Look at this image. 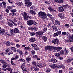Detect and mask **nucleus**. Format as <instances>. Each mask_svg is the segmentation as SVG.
<instances>
[{"label":"nucleus","instance_id":"obj_1","mask_svg":"<svg viewBox=\"0 0 73 73\" xmlns=\"http://www.w3.org/2000/svg\"><path fill=\"white\" fill-rule=\"evenodd\" d=\"M38 15L42 19H46L47 17L46 14L44 12L40 11L38 13Z\"/></svg>","mask_w":73,"mask_h":73},{"label":"nucleus","instance_id":"obj_2","mask_svg":"<svg viewBox=\"0 0 73 73\" xmlns=\"http://www.w3.org/2000/svg\"><path fill=\"white\" fill-rule=\"evenodd\" d=\"M25 5L27 7H30L32 5V3L30 2V0H25Z\"/></svg>","mask_w":73,"mask_h":73},{"label":"nucleus","instance_id":"obj_3","mask_svg":"<svg viewBox=\"0 0 73 73\" xmlns=\"http://www.w3.org/2000/svg\"><path fill=\"white\" fill-rule=\"evenodd\" d=\"M44 33V32L41 31H38L37 32H36V36L38 37H41L42 36Z\"/></svg>","mask_w":73,"mask_h":73},{"label":"nucleus","instance_id":"obj_4","mask_svg":"<svg viewBox=\"0 0 73 73\" xmlns=\"http://www.w3.org/2000/svg\"><path fill=\"white\" fill-rule=\"evenodd\" d=\"M0 34L2 35H5V36H7V35L8 34V33L5 32V30L4 29L0 30Z\"/></svg>","mask_w":73,"mask_h":73},{"label":"nucleus","instance_id":"obj_5","mask_svg":"<svg viewBox=\"0 0 73 73\" xmlns=\"http://www.w3.org/2000/svg\"><path fill=\"white\" fill-rule=\"evenodd\" d=\"M59 40L58 38L54 39L52 41V43L53 44H57L58 45L60 44L59 42Z\"/></svg>","mask_w":73,"mask_h":73},{"label":"nucleus","instance_id":"obj_6","mask_svg":"<svg viewBox=\"0 0 73 73\" xmlns=\"http://www.w3.org/2000/svg\"><path fill=\"white\" fill-rule=\"evenodd\" d=\"M27 24L29 26H31V25L33 24V21L32 20L30 19L27 22Z\"/></svg>","mask_w":73,"mask_h":73},{"label":"nucleus","instance_id":"obj_7","mask_svg":"<svg viewBox=\"0 0 73 73\" xmlns=\"http://www.w3.org/2000/svg\"><path fill=\"white\" fill-rule=\"evenodd\" d=\"M45 49L46 50H50V51H52V47L48 46L45 47Z\"/></svg>","mask_w":73,"mask_h":73},{"label":"nucleus","instance_id":"obj_8","mask_svg":"<svg viewBox=\"0 0 73 73\" xmlns=\"http://www.w3.org/2000/svg\"><path fill=\"white\" fill-rule=\"evenodd\" d=\"M58 9L59 12H62L64 11V8L62 6L59 7Z\"/></svg>","mask_w":73,"mask_h":73},{"label":"nucleus","instance_id":"obj_9","mask_svg":"<svg viewBox=\"0 0 73 73\" xmlns=\"http://www.w3.org/2000/svg\"><path fill=\"white\" fill-rule=\"evenodd\" d=\"M23 70V73H28L29 72V70H28L25 68H24L23 69H22Z\"/></svg>","mask_w":73,"mask_h":73},{"label":"nucleus","instance_id":"obj_10","mask_svg":"<svg viewBox=\"0 0 73 73\" xmlns=\"http://www.w3.org/2000/svg\"><path fill=\"white\" fill-rule=\"evenodd\" d=\"M23 16L24 20L25 19H27V18L26 17L28 16V15H27V12H24V15Z\"/></svg>","mask_w":73,"mask_h":73},{"label":"nucleus","instance_id":"obj_11","mask_svg":"<svg viewBox=\"0 0 73 73\" xmlns=\"http://www.w3.org/2000/svg\"><path fill=\"white\" fill-rule=\"evenodd\" d=\"M58 16H59L61 19H63L64 17V14L62 13H60L58 14Z\"/></svg>","mask_w":73,"mask_h":73},{"label":"nucleus","instance_id":"obj_12","mask_svg":"<svg viewBox=\"0 0 73 73\" xmlns=\"http://www.w3.org/2000/svg\"><path fill=\"white\" fill-rule=\"evenodd\" d=\"M48 9H49V11L50 12H56V11L55 10H54V9H52V8H51V7H48Z\"/></svg>","mask_w":73,"mask_h":73},{"label":"nucleus","instance_id":"obj_13","mask_svg":"<svg viewBox=\"0 0 73 73\" xmlns=\"http://www.w3.org/2000/svg\"><path fill=\"white\" fill-rule=\"evenodd\" d=\"M48 9H49V11L50 12H56V11L55 10H54V9H52V8H51V7H48Z\"/></svg>","mask_w":73,"mask_h":73},{"label":"nucleus","instance_id":"obj_14","mask_svg":"<svg viewBox=\"0 0 73 73\" xmlns=\"http://www.w3.org/2000/svg\"><path fill=\"white\" fill-rule=\"evenodd\" d=\"M14 30V33H19V29L17 28H15Z\"/></svg>","mask_w":73,"mask_h":73},{"label":"nucleus","instance_id":"obj_15","mask_svg":"<svg viewBox=\"0 0 73 73\" xmlns=\"http://www.w3.org/2000/svg\"><path fill=\"white\" fill-rule=\"evenodd\" d=\"M31 60V58L30 56H28L26 58L27 61V62H29V61Z\"/></svg>","mask_w":73,"mask_h":73},{"label":"nucleus","instance_id":"obj_16","mask_svg":"<svg viewBox=\"0 0 73 73\" xmlns=\"http://www.w3.org/2000/svg\"><path fill=\"white\" fill-rule=\"evenodd\" d=\"M15 31L14 30L12 29L10 31V33L11 34V35H12L13 36L15 34Z\"/></svg>","mask_w":73,"mask_h":73},{"label":"nucleus","instance_id":"obj_17","mask_svg":"<svg viewBox=\"0 0 73 73\" xmlns=\"http://www.w3.org/2000/svg\"><path fill=\"white\" fill-rule=\"evenodd\" d=\"M30 13L32 15H35V11L33 10H31L30 12Z\"/></svg>","mask_w":73,"mask_h":73},{"label":"nucleus","instance_id":"obj_18","mask_svg":"<svg viewBox=\"0 0 73 73\" xmlns=\"http://www.w3.org/2000/svg\"><path fill=\"white\" fill-rule=\"evenodd\" d=\"M29 41L31 42H34V41H36V39H35V38H31V39H30Z\"/></svg>","mask_w":73,"mask_h":73},{"label":"nucleus","instance_id":"obj_19","mask_svg":"<svg viewBox=\"0 0 73 73\" xmlns=\"http://www.w3.org/2000/svg\"><path fill=\"white\" fill-rule=\"evenodd\" d=\"M68 4H66L64 5H62V7L64 9H67V8H68Z\"/></svg>","mask_w":73,"mask_h":73},{"label":"nucleus","instance_id":"obj_20","mask_svg":"<svg viewBox=\"0 0 73 73\" xmlns=\"http://www.w3.org/2000/svg\"><path fill=\"white\" fill-rule=\"evenodd\" d=\"M24 49L27 50H31V48L28 47H26L24 48Z\"/></svg>","mask_w":73,"mask_h":73},{"label":"nucleus","instance_id":"obj_21","mask_svg":"<svg viewBox=\"0 0 73 73\" xmlns=\"http://www.w3.org/2000/svg\"><path fill=\"white\" fill-rule=\"evenodd\" d=\"M17 4L18 5V6H21L23 4V3L21 2H18L17 3Z\"/></svg>","mask_w":73,"mask_h":73},{"label":"nucleus","instance_id":"obj_22","mask_svg":"<svg viewBox=\"0 0 73 73\" xmlns=\"http://www.w3.org/2000/svg\"><path fill=\"white\" fill-rule=\"evenodd\" d=\"M51 61L52 62H53V63H55L56 62H57V60L55 59L52 58L51 59Z\"/></svg>","mask_w":73,"mask_h":73},{"label":"nucleus","instance_id":"obj_23","mask_svg":"<svg viewBox=\"0 0 73 73\" xmlns=\"http://www.w3.org/2000/svg\"><path fill=\"white\" fill-rule=\"evenodd\" d=\"M56 66L57 64H52L51 68H52V69H56Z\"/></svg>","mask_w":73,"mask_h":73},{"label":"nucleus","instance_id":"obj_24","mask_svg":"<svg viewBox=\"0 0 73 73\" xmlns=\"http://www.w3.org/2000/svg\"><path fill=\"white\" fill-rule=\"evenodd\" d=\"M62 49V47H57L56 50L57 52H59Z\"/></svg>","mask_w":73,"mask_h":73},{"label":"nucleus","instance_id":"obj_25","mask_svg":"<svg viewBox=\"0 0 73 73\" xmlns=\"http://www.w3.org/2000/svg\"><path fill=\"white\" fill-rule=\"evenodd\" d=\"M26 18L27 19H25V20H28V19H32V17L29 15H27Z\"/></svg>","mask_w":73,"mask_h":73},{"label":"nucleus","instance_id":"obj_26","mask_svg":"<svg viewBox=\"0 0 73 73\" xmlns=\"http://www.w3.org/2000/svg\"><path fill=\"white\" fill-rule=\"evenodd\" d=\"M42 39L44 41H46L48 40V38L45 36H43L42 37Z\"/></svg>","mask_w":73,"mask_h":73},{"label":"nucleus","instance_id":"obj_27","mask_svg":"<svg viewBox=\"0 0 73 73\" xmlns=\"http://www.w3.org/2000/svg\"><path fill=\"white\" fill-rule=\"evenodd\" d=\"M7 63H5L2 66L3 68H7Z\"/></svg>","mask_w":73,"mask_h":73},{"label":"nucleus","instance_id":"obj_28","mask_svg":"<svg viewBox=\"0 0 73 73\" xmlns=\"http://www.w3.org/2000/svg\"><path fill=\"white\" fill-rule=\"evenodd\" d=\"M1 62L2 64H5L6 63V61L4 59H1Z\"/></svg>","mask_w":73,"mask_h":73},{"label":"nucleus","instance_id":"obj_29","mask_svg":"<svg viewBox=\"0 0 73 73\" xmlns=\"http://www.w3.org/2000/svg\"><path fill=\"white\" fill-rule=\"evenodd\" d=\"M25 65V63H23L21 66V68L22 69H23L24 68H24Z\"/></svg>","mask_w":73,"mask_h":73},{"label":"nucleus","instance_id":"obj_30","mask_svg":"<svg viewBox=\"0 0 73 73\" xmlns=\"http://www.w3.org/2000/svg\"><path fill=\"white\" fill-rule=\"evenodd\" d=\"M6 69L7 70L9 71V72H11V71H12V69L9 67H8L7 68H6Z\"/></svg>","mask_w":73,"mask_h":73},{"label":"nucleus","instance_id":"obj_31","mask_svg":"<svg viewBox=\"0 0 73 73\" xmlns=\"http://www.w3.org/2000/svg\"><path fill=\"white\" fill-rule=\"evenodd\" d=\"M64 3V1L63 0H58V3H61L62 4V3Z\"/></svg>","mask_w":73,"mask_h":73},{"label":"nucleus","instance_id":"obj_32","mask_svg":"<svg viewBox=\"0 0 73 73\" xmlns=\"http://www.w3.org/2000/svg\"><path fill=\"white\" fill-rule=\"evenodd\" d=\"M11 49L12 50H14V52H16V48L15 47H11Z\"/></svg>","mask_w":73,"mask_h":73},{"label":"nucleus","instance_id":"obj_33","mask_svg":"<svg viewBox=\"0 0 73 73\" xmlns=\"http://www.w3.org/2000/svg\"><path fill=\"white\" fill-rule=\"evenodd\" d=\"M30 33L31 36H35V35H36V33L34 32H33L32 33L30 32Z\"/></svg>","mask_w":73,"mask_h":73},{"label":"nucleus","instance_id":"obj_34","mask_svg":"<svg viewBox=\"0 0 73 73\" xmlns=\"http://www.w3.org/2000/svg\"><path fill=\"white\" fill-rule=\"evenodd\" d=\"M55 55L56 57H59L60 55V54L59 53H55Z\"/></svg>","mask_w":73,"mask_h":73},{"label":"nucleus","instance_id":"obj_35","mask_svg":"<svg viewBox=\"0 0 73 73\" xmlns=\"http://www.w3.org/2000/svg\"><path fill=\"white\" fill-rule=\"evenodd\" d=\"M58 35L57 32H56V33H54V34L53 35V36H54V37H57V36H58Z\"/></svg>","mask_w":73,"mask_h":73},{"label":"nucleus","instance_id":"obj_36","mask_svg":"<svg viewBox=\"0 0 73 73\" xmlns=\"http://www.w3.org/2000/svg\"><path fill=\"white\" fill-rule=\"evenodd\" d=\"M47 15L48 17H49L50 19H52V15L49 14H47Z\"/></svg>","mask_w":73,"mask_h":73},{"label":"nucleus","instance_id":"obj_37","mask_svg":"<svg viewBox=\"0 0 73 73\" xmlns=\"http://www.w3.org/2000/svg\"><path fill=\"white\" fill-rule=\"evenodd\" d=\"M31 45L33 46V47H34V48H36L37 47V45L35 44H31Z\"/></svg>","mask_w":73,"mask_h":73},{"label":"nucleus","instance_id":"obj_38","mask_svg":"<svg viewBox=\"0 0 73 73\" xmlns=\"http://www.w3.org/2000/svg\"><path fill=\"white\" fill-rule=\"evenodd\" d=\"M11 12H13L15 13V12H16V10L15 9H12L11 10Z\"/></svg>","mask_w":73,"mask_h":73},{"label":"nucleus","instance_id":"obj_39","mask_svg":"<svg viewBox=\"0 0 73 73\" xmlns=\"http://www.w3.org/2000/svg\"><path fill=\"white\" fill-rule=\"evenodd\" d=\"M31 52L32 54H36V52L34 50H32L31 51Z\"/></svg>","mask_w":73,"mask_h":73},{"label":"nucleus","instance_id":"obj_40","mask_svg":"<svg viewBox=\"0 0 73 73\" xmlns=\"http://www.w3.org/2000/svg\"><path fill=\"white\" fill-rule=\"evenodd\" d=\"M55 23L56 25H59L60 24V22L57 21H55Z\"/></svg>","mask_w":73,"mask_h":73},{"label":"nucleus","instance_id":"obj_41","mask_svg":"<svg viewBox=\"0 0 73 73\" xmlns=\"http://www.w3.org/2000/svg\"><path fill=\"white\" fill-rule=\"evenodd\" d=\"M6 45L7 46H10V45H11L10 42H6Z\"/></svg>","mask_w":73,"mask_h":73},{"label":"nucleus","instance_id":"obj_42","mask_svg":"<svg viewBox=\"0 0 73 73\" xmlns=\"http://www.w3.org/2000/svg\"><path fill=\"white\" fill-rule=\"evenodd\" d=\"M19 61H22V62H25V60L21 58V59H19Z\"/></svg>","mask_w":73,"mask_h":73},{"label":"nucleus","instance_id":"obj_43","mask_svg":"<svg viewBox=\"0 0 73 73\" xmlns=\"http://www.w3.org/2000/svg\"><path fill=\"white\" fill-rule=\"evenodd\" d=\"M46 71L47 73H49V72H50V68H48L47 69Z\"/></svg>","mask_w":73,"mask_h":73},{"label":"nucleus","instance_id":"obj_44","mask_svg":"<svg viewBox=\"0 0 73 73\" xmlns=\"http://www.w3.org/2000/svg\"><path fill=\"white\" fill-rule=\"evenodd\" d=\"M58 35H60V34H61V31H58L56 32Z\"/></svg>","mask_w":73,"mask_h":73},{"label":"nucleus","instance_id":"obj_45","mask_svg":"<svg viewBox=\"0 0 73 73\" xmlns=\"http://www.w3.org/2000/svg\"><path fill=\"white\" fill-rule=\"evenodd\" d=\"M64 51L65 52H66L67 53L65 54H67L69 53V52L68 51V50H66V48L64 49Z\"/></svg>","mask_w":73,"mask_h":73},{"label":"nucleus","instance_id":"obj_46","mask_svg":"<svg viewBox=\"0 0 73 73\" xmlns=\"http://www.w3.org/2000/svg\"><path fill=\"white\" fill-rule=\"evenodd\" d=\"M60 53L61 54H64V50H61L60 51Z\"/></svg>","mask_w":73,"mask_h":73},{"label":"nucleus","instance_id":"obj_47","mask_svg":"<svg viewBox=\"0 0 73 73\" xmlns=\"http://www.w3.org/2000/svg\"><path fill=\"white\" fill-rule=\"evenodd\" d=\"M5 51L7 53H8L9 52V48H7L5 50Z\"/></svg>","mask_w":73,"mask_h":73},{"label":"nucleus","instance_id":"obj_48","mask_svg":"<svg viewBox=\"0 0 73 73\" xmlns=\"http://www.w3.org/2000/svg\"><path fill=\"white\" fill-rule=\"evenodd\" d=\"M32 64H33V65H35V66H36H36H37L36 65V62H32Z\"/></svg>","mask_w":73,"mask_h":73},{"label":"nucleus","instance_id":"obj_49","mask_svg":"<svg viewBox=\"0 0 73 73\" xmlns=\"http://www.w3.org/2000/svg\"><path fill=\"white\" fill-rule=\"evenodd\" d=\"M46 66V65L44 64H40V66H42V67H44V66Z\"/></svg>","mask_w":73,"mask_h":73},{"label":"nucleus","instance_id":"obj_50","mask_svg":"<svg viewBox=\"0 0 73 73\" xmlns=\"http://www.w3.org/2000/svg\"><path fill=\"white\" fill-rule=\"evenodd\" d=\"M37 66L40 68H41V67H40V66H41V64H40V63H38L37 64Z\"/></svg>","mask_w":73,"mask_h":73},{"label":"nucleus","instance_id":"obj_51","mask_svg":"<svg viewBox=\"0 0 73 73\" xmlns=\"http://www.w3.org/2000/svg\"><path fill=\"white\" fill-rule=\"evenodd\" d=\"M38 69H39L38 68H35L33 70L34 72H36V71H37V70H38Z\"/></svg>","mask_w":73,"mask_h":73},{"label":"nucleus","instance_id":"obj_52","mask_svg":"<svg viewBox=\"0 0 73 73\" xmlns=\"http://www.w3.org/2000/svg\"><path fill=\"white\" fill-rule=\"evenodd\" d=\"M57 47H54V46H52V50L53 49L54 50H57Z\"/></svg>","mask_w":73,"mask_h":73},{"label":"nucleus","instance_id":"obj_53","mask_svg":"<svg viewBox=\"0 0 73 73\" xmlns=\"http://www.w3.org/2000/svg\"><path fill=\"white\" fill-rule=\"evenodd\" d=\"M65 26H66V28H69V27H70L69 25L68 24H66Z\"/></svg>","mask_w":73,"mask_h":73},{"label":"nucleus","instance_id":"obj_54","mask_svg":"<svg viewBox=\"0 0 73 73\" xmlns=\"http://www.w3.org/2000/svg\"><path fill=\"white\" fill-rule=\"evenodd\" d=\"M10 14L11 15H12L13 16H16V14H15V13H11Z\"/></svg>","mask_w":73,"mask_h":73},{"label":"nucleus","instance_id":"obj_55","mask_svg":"<svg viewBox=\"0 0 73 73\" xmlns=\"http://www.w3.org/2000/svg\"><path fill=\"white\" fill-rule=\"evenodd\" d=\"M49 65L50 66V68H51L52 66L53 65V64H52V63H49Z\"/></svg>","mask_w":73,"mask_h":73},{"label":"nucleus","instance_id":"obj_56","mask_svg":"<svg viewBox=\"0 0 73 73\" xmlns=\"http://www.w3.org/2000/svg\"><path fill=\"white\" fill-rule=\"evenodd\" d=\"M14 23H16L17 21V19H14Z\"/></svg>","mask_w":73,"mask_h":73},{"label":"nucleus","instance_id":"obj_57","mask_svg":"<svg viewBox=\"0 0 73 73\" xmlns=\"http://www.w3.org/2000/svg\"><path fill=\"white\" fill-rule=\"evenodd\" d=\"M5 11L7 13H9V10L8 9H6Z\"/></svg>","mask_w":73,"mask_h":73},{"label":"nucleus","instance_id":"obj_58","mask_svg":"<svg viewBox=\"0 0 73 73\" xmlns=\"http://www.w3.org/2000/svg\"><path fill=\"white\" fill-rule=\"evenodd\" d=\"M66 32H64L62 33V35L64 36H65L66 35Z\"/></svg>","mask_w":73,"mask_h":73},{"label":"nucleus","instance_id":"obj_59","mask_svg":"<svg viewBox=\"0 0 73 73\" xmlns=\"http://www.w3.org/2000/svg\"><path fill=\"white\" fill-rule=\"evenodd\" d=\"M10 27H11L12 28H13V25L12 23H11L10 25Z\"/></svg>","mask_w":73,"mask_h":73},{"label":"nucleus","instance_id":"obj_60","mask_svg":"<svg viewBox=\"0 0 73 73\" xmlns=\"http://www.w3.org/2000/svg\"><path fill=\"white\" fill-rule=\"evenodd\" d=\"M68 8H69V9H72V8H73V7H72V6H71V5H69L68 6Z\"/></svg>","mask_w":73,"mask_h":73},{"label":"nucleus","instance_id":"obj_61","mask_svg":"<svg viewBox=\"0 0 73 73\" xmlns=\"http://www.w3.org/2000/svg\"><path fill=\"white\" fill-rule=\"evenodd\" d=\"M1 54L3 56H4V55H5V52H2L1 53Z\"/></svg>","mask_w":73,"mask_h":73},{"label":"nucleus","instance_id":"obj_62","mask_svg":"<svg viewBox=\"0 0 73 73\" xmlns=\"http://www.w3.org/2000/svg\"><path fill=\"white\" fill-rule=\"evenodd\" d=\"M34 7H30V9L31 10H33L34 9H35V8H34Z\"/></svg>","mask_w":73,"mask_h":73},{"label":"nucleus","instance_id":"obj_63","mask_svg":"<svg viewBox=\"0 0 73 73\" xmlns=\"http://www.w3.org/2000/svg\"><path fill=\"white\" fill-rule=\"evenodd\" d=\"M11 23H10L9 22H8V23H7V25H8V26H10V25H11Z\"/></svg>","mask_w":73,"mask_h":73},{"label":"nucleus","instance_id":"obj_64","mask_svg":"<svg viewBox=\"0 0 73 73\" xmlns=\"http://www.w3.org/2000/svg\"><path fill=\"white\" fill-rule=\"evenodd\" d=\"M72 52H73V46L72 47L70 48Z\"/></svg>","mask_w":73,"mask_h":73}]
</instances>
